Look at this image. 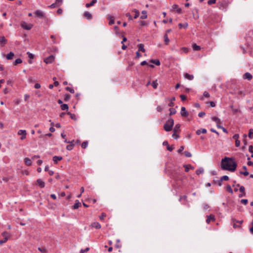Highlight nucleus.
Wrapping results in <instances>:
<instances>
[{
  "label": "nucleus",
  "instance_id": "nucleus-1",
  "mask_svg": "<svg viewBox=\"0 0 253 253\" xmlns=\"http://www.w3.org/2000/svg\"><path fill=\"white\" fill-rule=\"evenodd\" d=\"M237 166V163L233 158L225 157L221 160V168L223 170L234 171L236 169Z\"/></svg>",
  "mask_w": 253,
  "mask_h": 253
},
{
  "label": "nucleus",
  "instance_id": "nucleus-2",
  "mask_svg": "<svg viewBox=\"0 0 253 253\" xmlns=\"http://www.w3.org/2000/svg\"><path fill=\"white\" fill-rule=\"evenodd\" d=\"M174 125V120L173 119L170 118L168 120L164 126V128L166 131H170Z\"/></svg>",
  "mask_w": 253,
  "mask_h": 253
},
{
  "label": "nucleus",
  "instance_id": "nucleus-3",
  "mask_svg": "<svg viewBox=\"0 0 253 253\" xmlns=\"http://www.w3.org/2000/svg\"><path fill=\"white\" fill-rule=\"evenodd\" d=\"M2 236L3 237V240H0V245H2L3 243H5L8 239L9 238L10 235L9 233L7 232H4L2 233Z\"/></svg>",
  "mask_w": 253,
  "mask_h": 253
},
{
  "label": "nucleus",
  "instance_id": "nucleus-4",
  "mask_svg": "<svg viewBox=\"0 0 253 253\" xmlns=\"http://www.w3.org/2000/svg\"><path fill=\"white\" fill-rule=\"evenodd\" d=\"M21 26L24 29L30 30L33 27V25L31 24H28L26 22L23 21L21 23Z\"/></svg>",
  "mask_w": 253,
  "mask_h": 253
},
{
  "label": "nucleus",
  "instance_id": "nucleus-5",
  "mask_svg": "<svg viewBox=\"0 0 253 253\" xmlns=\"http://www.w3.org/2000/svg\"><path fill=\"white\" fill-rule=\"evenodd\" d=\"M34 14L36 16L40 18L44 19L45 18V14L42 10H37L34 12Z\"/></svg>",
  "mask_w": 253,
  "mask_h": 253
},
{
  "label": "nucleus",
  "instance_id": "nucleus-6",
  "mask_svg": "<svg viewBox=\"0 0 253 253\" xmlns=\"http://www.w3.org/2000/svg\"><path fill=\"white\" fill-rule=\"evenodd\" d=\"M54 60V56L53 55H50L48 57L45 58L44 59V62L46 64L51 63Z\"/></svg>",
  "mask_w": 253,
  "mask_h": 253
},
{
  "label": "nucleus",
  "instance_id": "nucleus-7",
  "mask_svg": "<svg viewBox=\"0 0 253 253\" xmlns=\"http://www.w3.org/2000/svg\"><path fill=\"white\" fill-rule=\"evenodd\" d=\"M215 220V216L213 214H210L207 216L206 222L209 224L211 221H214Z\"/></svg>",
  "mask_w": 253,
  "mask_h": 253
},
{
  "label": "nucleus",
  "instance_id": "nucleus-8",
  "mask_svg": "<svg viewBox=\"0 0 253 253\" xmlns=\"http://www.w3.org/2000/svg\"><path fill=\"white\" fill-rule=\"evenodd\" d=\"M18 134L19 135H22L21 137V139L23 140L26 138L27 132L26 130L20 129L18 131Z\"/></svg>",
  "mask_w": 253,
  "mask_h": 253
},
{
  "label": "nucleus",
  "instance_id": "nucleus-9",
  "mask_svg": "<svg viewBox=\"0 0 253 253\" xmlns=\"http://www.w3.org/2000/svg\"><path fill=\"white\" fill-rule=\"evenodd\" d=\"M181 116L186 117L189 115L188 112L186 110L184 107H182L180 111Z\"/></svg>",
  "mask_w": 253,
  "mask_h": 253
},
{
  "label": "nucleus",
  "instance_id": "nucleus-10",
  "mask_svg": "<svg viewBox=\"0 0 253 253\" xmlns=\"http://www.w3.org/2000/svg\"><path fill=\"white\" fill-rule=\"evenodd\" d=\"M163 145L164 146H167V150L169 151H172L174 149V147L173 145L169 146V145L168 142L167 141H164Z\"/></svg>",
  "mask_w": 253,
  "mask_h": 253
},
{
  "label": "nucleus",
  "instance_id": "nucleus-11",
  "mask_svg": "<svg viewBox=\"0 0 253 253\" xmlns=\"http://www.w3.org/2000/svg\"><path fill=\"white\" fill-rule=\"evenodd\" d=\"M239 191L241 194L239 195V197L241 198L246 196L245 188L243 186L240 187Z\"/></svg>",
  "mask_w": 253,
  "mask_h": 253
},
{
  "label": "nucleus",
  "instance_id": "nucleus-12",
  "mask_svg": "<svg viewBox=\"0 0 253 253\" xmlns=\"http://www.w3.org/2000/svg\"><path fill=\"white\" fill-rule=\"evenodd\" d=\"M84 17L87 20H91L92 18V14L88 11H85L84 13Z\"/></svg>",
  "mask_w": 253,
  "mask_h": 253
},
{
  "label": "nucleus",
  "instance_id": "nucleus-13",
  "mask_svg": "<svg viewBox=\"0 0 253 253\" xmlns=\"http://www.w3.org/2000/svg\"><path fill=\"white\" fill-rule=\"evenodd\" d=\"M172 8L173 10H175L178 13H181V9L178 7L177 4H173L172 6Z\"/></svg>",
  "mask_w": 253,
  "mask_h": 253
},
{
  "label": "nucleus",
  "instance_id": "nucleus-14",
  "mask_svg": "<svg viewBox=\"0 0 253 253\" xmlns=\"http://www.w3.org/2000/svg\"><path fill=\"white\" fill-rule=\"evenodd\" d=\"M90 226L97 229H100L101 227L100 224L98 222H93L91 224Z\"/></svg>",
  "mask_w": 253,
  "mask_h": 253
},
{
  "label": "nucleus",
  "instance_id": "nucleus-15",
  "mask_svg": "<svg viewBox=\"0 0 253 253\" xmlns=\"http://www.w3.org/2000/svg\"><path fill=\"white\" fill-rule=\"evenodd\" d=\"M7 42V40L5 38L4 36H1L0 37V44L1 46H3L4 44H5Z\"/></svg>",
  "mask_w": 253,
  "mask_h": 253
},
{
  "label": "nucleus",
  "instance_id": "nucleus-16",
  "mask_svg": "<svg viewBox=\"0 0 253 253\" xmlns=\"http://www.w3.org/2000/svg\"><path fill=\"white\" fill-rule=\"evenodd\" d=\"M243 78L251 80L253 78V76L250 73L247 72L243 75Z\"/></svg>",
  "mask_w": 253,
  "mask_h": 253
},
{
  "label": "nucleus",
  "instance_id": "nucleus-17",
  "mask_svg": "<svg viewBox=\"0 0 253 253\" xmlns=\"http://www.w3.org/2000/svg\"><path fill=\"white\" fill-rule=\"evenodd\" d=\"M81 206V203L79 202L78 200H76L75 201V203L74 205L73 206V209L76 210L78 209Z\"/></svg>",
  "mask_w": 253,
  "mask_h": 253
},
{
  "label": "nucleus",
  "instance_id": "nucleus-18",
  "mask_svg": "<svg viewBox=\"0 0 253 253\" xmlns=\"http://www.w3.org/2000/svg\"><path fill=\"white\" fill-rule=\"evenodd\" d=\"M37 183L41 188H43L45 186L44 182L41 179H38L37 180Z\"/></svg>",
  "mask_w": 253,
  "mask_h": 253
},
{
  "label": "nucleus",
  "instance_id": "nucleus-19",
  "mask_svg": "<svg viewBox=\"0 0 253 253\" xmlns=\"http://www.w3.org/2000/svg\"><path fill=\"white\" fill-rule=\"evenodd\" d=\"M184 77L185 79L191 81L194 79V76L192 75H190L188 73H185L184 74Z\"/></svg>",
  "mask_w": 253,
  "mask_h": 253
},
{
  "label": "nucleus",
  "instance_id": "nucleus-20",
  "mask_svg": "<svg viewBox=\"0 0 253 253\" xmlns=\"http://www.w3.org/2000/svg\"><path fill=\"white\" fill-rule=\"evenodd\" d=\"M107 18L110 19V21H109V24L110 25H112L113 24H114L115 23V21H114V18L113 16H112L110 15H108L107 16Z\"/></svg>",
  "mask_w": 253,
  "mask_h": 253
},
{
  "label": "nucleus",
  "instance_id": "nucleus-21",
  "mask_svg": "<svg viewBox=\"0 0 253 253\" xmlns=\"http://www.w3.org/2000/svg\"><path fill=\"white\" fill-rule=\"evenodd\" d=\"M181 125L179 124H176L173 130V132H178L180 131V127Z\"/></svg>",
  "mask_w": 253,
  "mask_h": 253
},
{
  "label": "nucleus",
  "instance_id": "nucleus-22",
  "mask_svg": "<svg viewBox=\"0 0 253 253\" xmlns=\"http://www.w3.org/2000/svg\"><path fill=\"white\" fill-rule=\"evenodd\" d=\"M62 159V157L61 156H54L53 157V161L55 163H57L58 161L61 160Z\"/></svg>",
  "mask_w": 253,
  "mask_h": 253
},
{
  "label": "nucleus",
  "instance_id": "nucleus-23",
  "mask_svg": "<svg viewBox=\"0 0 253 253\" xmlns=\"http://www.w3.org/2000/svg\"><path fill=\"white\" fill-rule=\"evenodd\" d=\"M188 24L187 23H179L178 27L180 29L184 28L186 29L188 27Z\"/></svg>",
  "mask_w": 253,
  "mask_h": 253
},
{
  "label": "nucleus",
  "instance_id": "nucleus-24",
  "mask_svg": "<svg viewBox=\"0 0 253 253\" xmlns=\"http://www.w3.org/2000/svg\"><path fill=\"white\" fill-rule=\"evenodd\" d=\"M96 2H97V0H92L90 3H86L85 6L86 7H89L90 6H93Z\"/></svg>",
  "mask_w": 253,
  "mask_h": 253
},
{
  "label": "nucleus",
  "instance_id": "nucleus-25",
  "mask_svg": "<svg viewBox=\"0 0 253 253\" xmlns=\"http://www.w3.org/2000/svg\"><path fill=\"white\" fill-rule=\"evenodd\" d=\"M14 55V54L12 52H10L8 54L6 55V59L7 60H11L13 58V56Z\"/></svg>",
  "mask_w": 253,
  "mask_h": 253
},
{
  "label": "nucleus",
  "instance_id": "nucleus-26",
  "mask_svg": "<svg viewBox=\"0 0 253 253\" xmlns=\"http://www.w3.org/2000/svg\"><path fill=\"white\" fill-rule=\"evenodd\" d=\"M150 62L151 63L155 64L157 66H159L161 64L159 60L158 59H151L150 60Z\"/></svg>",
  "mask_w": 253,
  "mask_h": 253
},
{
  "label": "nucleus",
  "instance_id": "nucleus-27",
  "mask_svg": "<svg viewBox=\"0 0 253 253\" xmlns=\"http://www.w3.org/2000/svg\"><path fill=\"white\" fill-rule=\"evenodd\" d=\"M138 51H141L142 52H145V48H144V44H142V43H140L139 44H138Z\"/></svg>",
  "mask_w": 253,
  "mask_h": 253
},
{
  "label": "nucleus",
  "instance_id": "nucleus-28",
  "mask_svg": "<svg viewBox=\"0 0 253 253\" xmlns=\"http://www.w3.org/2000/svg\"><path fill=\"white\" fill-rule=\"evenodd\" d=\"M243 169H245V171H240V174H243L245 176H247L249 174V173L247 171V167L246 166H244L243 167Z\"/></svg>",
  "mask_w": 253,
  "mask_h": 253
},
{
  "label": "nucleus",
  "instance_id": "nucleus-29",
  "mask_svg": "<svg viewBox=\"0 0 253 253\" xmlns=\"http://www.w3.org/2000/svg\"><path fill=\"white\" fill-rule=\"evenodd\" d=\"M192 48L195 51H198L201 49V47L197 45L196 43L192 44Z\"/></svg>",
  "mask_w": 253,
  "mask_h": 253
},
{
  "label": "nucleus",
  "instance_id": "nucleus-30",
  "mask_svg": "<svg viewBox=\"0 0 253 253\" xmlns=\"http://www.w3.org/2000/svg\"><path fill=\"white\" fill-rule=\"evenodd\" d=\"M25 163L27 166H31L32 165L31 160L28 158H26L24 159Z\"/></svg>",
  "mask_w": 253,
  "mask_h": 253
},
{
  "label": "nucleus",
  "instance_id": "nucleus-31",
  "mask_svg": "<svg viewBox=\"0 0 253 253\" xmlns=\"http://www.w3.org/2000/svg\"><path fill=\"white\" fill-rule=\"evenodd\" d=\"M142 15L140 16V18L142 19H146L147 17V12L145 10H143L142 12Z\"/></svg>",
  "mask_w": 253,
  "mask_h": 253
},
{
  "label": "nucleus",
  "instance_id": "nucleus-32",
  "mask_svg": "<svg viewBox=\"0 0 253 253\" xmlns=\"http://www.w3.org/2000/svg\"><path fill=\"white\" fill-rule=\"evenodd\" d=\"M67 114L70 116L71 119L75 120V121L77 120V118H76V116L75 115V114H72L70 112H68Z\"/></svg>",
  "mask_w": 253,
  "mask_h": 253
},
{
  "label": "nucleus",
  "instance_id": "nucleus-33",
  "mask_svg": "<svg viewBox=\"0 0 253 253\" xmlns=\"http://www.w3.org/2000/svg\"><path fill=\"white\" fill-rule=\"evenodd\" d=\"M164 41L165 42L166 44L168 45L169 44V40L168 38V36L167 34H165L164 36Z\"/></svg>",
  "mask_w": 253,
  "mask_h": 253
},
{
  "label": "nucleus",
  "instance_id": "nucleus-34",
  "mask_svg": "<svg viewBox=\"0 0 253 253\" xmlns=\"http://www.w3.org/2000/svg\"><path fill=\"white\" fill-rule=\"evenodd\" d=\"M62 110H68L69 109L68 105L67 104H63L61 105Z\"/></svg>",
  "mask_w": 253,
  "mask_h": 253
},
{
  "label": "nucleus",
  "instance_id": "nucleus-35",
  "mask_svg": "<svg viewBox=\"0 0 253 253\" xmlns=\"http://www.w3.org/2000/svg\"><path fill=\"white\" fill-rule=\"evenodd\" d=\"M248 136L250 138H253V129L250 128L249 130Z\"/></svg>",
  "mask_w": 253,
  "mask_h": 253
},
{
  "label": "nucleus",
  "instance_id": "nucleus-36",
  "mask_svg": "<svg viewBox=\"0 0 253 253\" xmlns=\"http://www.w3.org/2000/svg\"><path fill=\"white\" fill-rule=\"evenodd\" d=\"M204 169L202 168H200L199 169H197L196 171V173L197 175H199L201 173H203L204 172Z\"/></svg>",
  "mask_w": 253,
  "mask_h": 253
},
{
  "label": "nucleus",
  "instance_id": "nucleus-37",
  "mask_svg": "<svg viewBox=\"0 0 253 253\" xmlns=\"http://www.w3.org/2000/svg\"><path fill=\"white\" fill-rule=\"evenodd\" d=\"M211 119L212 121L216 122V124H220V120L218 118L216 117H213L211 118Z\"/></svg>",
  "mask_w": 253,
  "mask_h": 253
},
{
  "label": "nucleus",
  "instance_id": "nucleus-38",
  "mask_svg": "<svg viewBox=\"0 0 253 253\" xmlns=\"http://www.w3.org/2000/svg\"><path fill=\"white\" fill-rule=\"evenodd\" d=\"M87 145H88V141H85L82 143L81 146H82V148L85 149L87 147Z\"/></svg>",
  "mask_w": 253,
  "mask_h": 253
},
{
  "label": "nucleus",
  "instance_id": "nucleus-39",
  "mask_svg": "<svg viewBox=\"0 0 253 253\" xmlns=\"http://www.w3.org/2000/svg\"><path fill=\"white\" fill-rule=\"evenodd\" d=\"M22 62V60L21 58H17L15 60L14 62V65H16L18 64H20Z\"/></svg>",
  "mask_w": 253,
  "mask_h": 253
},
{
  "label": "nucleus",
  "instance_id": "nucleus-40",
  "mask_svg": "<svg viewBox=\"0 0 253 253\" xmlns=\"http://www.w3.org/2000/svg\"><path fill=\"white\" fill-rule=\"evenodd\" d=\"M169 111L170 112L169 115H174L176 113V111L175 109L170 108L169 109Z\"/></svg>",
  "mask_w": 253,
  "mask_h": 253
},
{
  "label": "nucleus",
  "instance_id": "nucleus-41",
  "mask_svg": "<svg viewBox=\"0 0 253 253\" xmlns=\"http://www.w3.org/2000/svg\"><path fill=\"white\" fill-rule=\"evenodd\" d=\"M74 145H75L74 144H70L69 145H68L66 146V149L69 151L72 150L73 149Z\"/></svg>",
  "mask_w": 253,
  "mask_h": 253
},
{
  "label": "nucleus",
  "instance_id": "nucleus-42",
  "mask_svg": "<svg viewBox=\"0 0 253 253\" xmlns=\"http://www.w3.org/2000/svg\"><path fill=\"white\" fill-rule=\"evenodd\" d=\"M66 90L72 93H74L75 92L74 89L73 88L67 86L65 88Z\"/></svg>",
  "mask_w": 253,
  "mask_h": 253
},
{
  "label": "nucleus",
  "instance_id": "nucleus-43",
  "mask_svg": "<svg viewBox=\"0 0 253 253\" xmlns=\"http://www.w3.org/2000/svg\"><path fill=\"white\" fill-rule=\"evenodd\" d=\"M158 84L157 83V80L154 81L152 83V85L153 87V88L155 89L157 88V87L158 86Z\"/></svg>",
  "mask_w": 253,
  "mask_h": 253
},
{
  "label": "nucleus",
  "instance_id": "nucleus-44",
  "mask_svg": "<svg viewBox=\"0 0 253 253\" xmlns=\"http://www.w3.org/2000/svg\"><path fill=\"white\" fill-rule=\"evenodd\" d=\"M226 190L231 194H233V190L229 185H227L226 187Z\"/></svg>",
  "mask_w": 253,
  "mask_h": 253
},
{
  "label": "nucleus",
  "instance_id": "nucleus-45",
  "mask_svg": "<svg viewBox=\"0 0 253 253\" xmlns=\"http://www.w3.org/2000/svg\"><path fill=\"white\" fill-rule=\"evenodd\" d=\"M38 250H39V251H40V252H41L42 253H46L47 252V250L44 247H42V248L39 247L38 248Z\"/></svg>",
  "mask_w": 253,
  "mask_h": 253
},
{
  "label": "nucleus",
  "instance_id": "nucleus-46",
  "mask_svg": "<svg viewBox=\"0 0 253 253\" xmlns=\"http://www.w3.org/2000/svg\"><path fill=\"white\" fill-rule=\"evenodd\" d=\"M183 167L185 168V170L186 172H188L190 169V167H191L190 165H184Z\"/></svg>",
  "mask_w": 253,
  "mask_h": 253
},
{
  "label": "nucleus",
  "instance_id": "nucleus-47",
  "mask_svg": "<svg viewBox=\"0 0 253 253\" xmlns=\"http://www.w3.org/2000/svg\"><path fill=\"white\" fill-rule=\"evenodd\" d=\"M71 98V95L70 94H67L64 96V101H68L69 100V99Z\"/></svg>",
  "mask_w": 253,
  "mask_h": 253
},
{
  "label": "nucleus",
  "instance_id": "nucleus-48",
  "mask_svg": "<svg viewBox=\"0 0 253 253\" xmlns=\"http://www.w3.org/2000/svg\"><path fill=\"white\" fill-rule=\"evenodd\" d=\"M184 153L186 157H191L192 156L191 153L188 151H185Z\"/></svg>",
  "mask_w": 253,
  "mask_h": 253
},
{
  "label": "nucleus",
  "instance_id": "nucleus-49",
  "mask_svg": "<svg viewBox=\"0 0 253 253\" xmlns=\"http://www.w3.org/2000/svg\"><path fill=\"white\" fill-rule=\"evenodd\" d=\"M176 133L177 132H173L172 135V137L175 139H177L179 137V135L177 134Z\"/></svg>",
  "mask_w": 253,
  "mask_h": 253
},
{
  "label": "nucleus",
  "instance_id": "nucleus-50",
  "mask_svg": "<svg viewBox=\"0 0 253 253\" xmlns=\"http://www.w3.org/2000/svg\"><path fill=\"white\" fill-rule=\"evenodd\" d=\"M220 179H221V180H226V181H227L229 180V177L227 175H224L222 177H220Z\"/></svg>",
  "mask_w": 253,
  "mask_h": 253
},
{
  "label": "nucleus",
  "instance_id": "nucleus-51",
  "mask_svg": "<svg viewBox=\"0 0 253 253\" xmlns=\"http://www.w3.org/2000/svg\"><path fill=\"white\" fill-rule=\"evenodd\" d=\"M250 159H251V158H250V157H248V158H247V160H248V163H247V165H248V166H253V162L250 161Z\"/></svg>",
  "mask_w": 253,
  "mask_h": 253
},
{
  "label": "nucleus",
  "instance_id": "nucleus-52",
  "mask_svg": "<svg viewBox=\"0 0 253 253\" xmlns=\"http://www.w3.org/2000/svg\"><path fill=\"white\" fill-rule=\"evenodd\" d=\"M89 250V248L87 247L85 249H82L80 251V253H84L88 252Z\"/></svg>",
  "mask_w": 253,
  "mask_h": 253
},
{
  "label": "nucleus",
  "instance_id": "nucleus-53",
  "mask_svg": "<svg viewBox=\"0 0 253 253\" xmlns=\"http://www.w3.org/2000/svg\"><path fill=\"white\" fill-rule=\"evenodd\" d=\"M120 242V239H117V243L115 245V247L116 248H120L121 247V245L119 244Z\"/></svg>",
  "mask_w": 253,
  "mask_h": 253
},
{
  "label": "nucleus",
  "instance_id": "nucleus-54",
  "mask_svg": "<svg viewBox=\"0 0 253 253\" xmlns=\"http://www.w3.org/2000/svg\"><path fill=\"white\" fill-rule=\"evenodd\" d=\"M232 222L242 224L243 223V220L238 221V220H237L236 219L233 218H232Z\"/></svg>",
  "mask_w": 253,
  "mask_h": 253
},
{
  "label": "nucleus",
  "instance_id": "nucleus-55",
  "mask_svg": "<svg viewBox=\"0 0 253 253\" xmlns=\"http://www.w3.org/2000/svg\"><path fill=\"white\" fill-rule=\"evenodd\" d=\"M55 2L59 6L62 3V0H56Z\"/></svg>",
  "mask_w": 253,
  "mask_h": 253
},
{
  "label": "nucleus",
  "instance_id": "nucleus-56",
  "mask_svg": "<svg viewBox=\"0 0 253 253\" xmlns=\"http://www.w3.org/2000/svg\"><path fill=\"white\" fill-rule=\"evenodd\" d=\"M216 0H209L208 1V4L209 5H211L212 4H214L216 2Z\"/></svg>",
  "mask_w": 253,
  "mask_h": 253
},
{
  "label": "nucleus",
  "instance_id": "nucleus-57",
  "mask_svg": "<svg viewBox=\"0 0 253 253\" xmlns=\"http://www.w3.org/2000/svg\"><path fill=\"white\" fill-rule=\"evenodd\" d=\"M49 7L51 8H55L56 7H58V6L55 2H54V3H52V4H51L50 5H49Z\"/></svg>",
  "mask_w": 253,
  "mask_h": 253
},
{
  "label": "nucleus",
  "instance_id": "nucleus-58",
  "mask_svg": "<svg viewBox=\"0 0 253 253\" xmlns=\"http://www.w3.org/2000/svg\"><path fill=\"white\" fill-rule=\"evenodd\" d=\"M135 15L134 16V19H136L137 18L139 15V12L138 10H135Z\"/></svg>",
  "mask_w": 253,
  "mask_h": 253
},
{
  "label": "nucleus",
  "instance_id": "nucleus-59",
  "mask_svg": "<svg viewBox=\"0 0 253 253\" xmlns=\"http://www.w3.org/2000/svg\"><path fill=\"white\" fill-rule=\"evenodd\" d=\"M241 203L244 205H247L248 203V200L247 199H242L241 201Z\"/></svg>",
  "mask_w": 253,
  "mask_h": 253
},
{
  "label": "nucleus",
  "instance_id": "nucleus-60",
  "mask_svg": "<svg viewBox=\"0 0 253 253\" xmlns=\"http://www.w3.org/2000/svg\"><path fill=\"white\" fill-rule=\"evenodd\" d=\"M180 97L182 101H184L186 99V96L185 95L181 94L180 95Z\"/></svg>",
  "mask_w": 253,
  "mask_h": 253
},
{
  "label": "nucleus",
  "instance_id": "nucleus-61",
  "mask_svg": "<svg viewBox=\"0 0 253 253\" xmlns=\"http://www.w3.org/2000/svg\"><path fill=\"white\" fill-rule=\"evenodd\" d=\"M184 147L183 146H181L180 147L179 149L178 150L177 152L179 153H181L184 150Z\"/></svg>",
  "mask_w": 253,
  "mask_h": 253
},
{
  "label": "nucleus",
  "instance_id": "nucleus-62",
  "mask_svg": "<svg viewBox=\"0 0 253 253\" xmlns=\"http://www.w3.org/2000/svg\"><path fill=\"white\" fill-rule=\"evenodd\" d=\"M204 97H206V98H208L210 96V95L209 94V93L207 91H205L204 92V94H203Z\"/></svg>",
  "mask_w": 253,
  "mask_h": 253
},
{
  "label": "nucleus",
  "instance_id": "nucleus-63",
  "mask_svg": "<svg viewBox=\"0 0 253 253\" xmlns=\"http://www.w3.org/2000/svg\"><path fill=\"white\" fill-rule=\"evenodd\" d=\"M27 54L28 55V57L30 58V59H33L34 58V55L32 53H31L29 52H28L27 53Z\"/></svg>",
  "mask_w": 253,
  "mask_h": 253
},
{
  "label": "nucleus",
  "instance_id": "nucleus-64",
  "mask_svg": "<svg viewBox=\"0 0 253 253\" xmlns=\"http://www.w3.org/2000/svg\"><path fill=\"white\" fill-rule=\"evenodd\" d=\"M249 151L252 153H253V146H252V145L249 146Z\"/></svg>",
  "mask_w": 253,
  "mask_h": 253
}]
</instances>
